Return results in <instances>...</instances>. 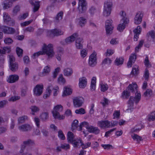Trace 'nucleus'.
Segmentation results:
<instances>
[{
  "mask_svg": "<svg viewBox=\"0 0 155 155\" xmlns=\"http://www.w3.org/2000/svg\"><path fill=\"white\" fill-rule=\"evenodd\" d=\"M58 81L60 83H64L65 81V79L61 74L60 75L58 79Z\"/></svg>",
  "mask_w": 155,
  "mask_h": 155,
  "instance_id": "obj_60",
  "label": "nucleus"
},
{
  "mask_svg": "<svg viewBox=\"0 0 155 155\" xmlns=\"http://www.w3.org/2000/svg\"><path fill=\"white\" fill-rule=\"evenodd\" d=\"M24 145H23L21 147V150L20 152L22 153L23 152L24 149L26 147V145H32L34 144V141L31 139H28L26 141H24Z\"/></svg>",
  "mask_w": 155,
  "mask_h": 155,
  "instance_id": "obj_20",
  "label": "nucleus"
},
{
  "mask_svg": "<svg viewBox=\"0 0 155 155\" xmlns=\"http://www.w3.org/2000/svg\"><path fill=\"white\" fill-rule=\"evenodd\" d=\"M131 137L134 140H136L138 142L139 141L143 140L142 137L136 134L131 135Z\"/></svg>",
  "mask_w": 155,
  "mask_h": 155,
  "instance_id": "obj_43",
  "label": "nucleus"
},
{
  "mask_svg": "<svg viewBox=\"0 0 155 155\" xmlns=\"http://www.w3.org/2000/svg\"><path fill=\"white\" fill-rule=\"evenodd\" d=\"M15 29L13 28L5 27L3 29V31L5 34H13L15 32Z\"/></svg>",
  "mask_w": 155,
  "mask_h": 155,
  "instance_id": "obj_18",
  "label": "nucleus"
},
{
  "mask_svg": "<svg viewBox=\"0 0 155 155\" xmlns=\"http://www.w3.org/2000/svg\"><path fill=\"white\" fill-rule=\"evenodd\" d=\"M63 12L61 11L58 13L54 18V21L56 22H58L63 18Z\"/></svg>",
  "mask_w": 155,
  "mask_h": 155,
  "instance_id": "obj_27",
  "label": "nucleus"
},
{
  "mask_svg": "<svg viewBox=\"0 0 155 155\" xmlns=\"http://www.w3.org/2000/svg\"><path fill=\"white\" fill-rule=\"evenodd\" d=\"M43 84L37 85L33 89L34 94L37 96H40L43 92Z\"/></svg>",
  "mask_w": 155,
  "mask_h": 155,
  "instance_id": "obj_9",
  "label": "nucleus"
},
{
  "mask_svg": "<svg viewBox=\"0 0 155 155\" xmlns=\"http://www.w3.org/2000/svg\"><path fill=\"white\" fill-rule=\"evenodd\" d=\"M141 30V28L139 26H138L136 29L133 30V32L135 34L134 38V41H137L139 35L140 34Z\"/></svg>",
  "mask_w": 155,
  "mask_h": 155,
  "instance_id": "obj_21",
  "label": "nucleus"
},
{
  "mask_svg": "<svg viewBox=\"0 0 155 155\" xmlns=\"http://www.w3.org/2000/svg\"><path fill=\"white\" fill-rule=\"evenodd\" d=\"M87 3L85 0H78V7L79 13L84 12L87 9Z\"/></svg>",
  "mask_w": 155,
  "mask_h": 155,
  "instance_id": "obj_7",
  "label": "nucleus"
},
{
  "mask_svg": "<svg viewBox=\"0 0 155 155\" xmlns=\"http://www.w3.org/2000/svg\"><path fill=\"white\" fill-rule=\"evenodd\" d=\"M48 117V114L47 112L42 113L40 115V118L43 121H45Z\"/></svg>",
  "mask_w": 155,
  "mask_h": 155,
  "instance_id": "obj_44",
  "label": "nucleus"
},
{
  "mask_svg": "<svg viewBox=\"0 0 155 155\" xmlns=\"http://www.w3.org/2000/svg\"><path fill=\"white\" fill-rule=\"evenodd\" d=\"M136 58L137 57L136 54H132L130 57L129 60L134 63Z\"/></svg>",
  "mask_w": 155,
  "mask_h": 155,
  "instance_id": "obj_58",
  "label": "nucleus"
},
{
  "mask_svg": "<svg viewBox=\"0 0 155 155\" xmlns=\"http://www.w3.org/2000/svg\"><path fill=\"white\" fill-rule=\"evenodd\" d=\"M74 134L73 133L70 131H69L67 134V140L69 143H73V140L75 139L74 138Z\"/></svg>",
  "mask_w": 155,
  "mask_h": 155,
  "instance_id": "obj_32",
  "label": "nucleus"
},
{
  "mask_svg": "<svg viewBox=\"0 0 155 155\" xmlns=\"http://www.w3.org/2000/svg\"><path fill=\"white\" fill-rule=\"evenodd\" d=\"M72 93V91L71 88L67 87H65L64 88L63 96H66L70 95Z\"/></svg>",
  "mask_w": 155,
  "mask_h": 155,
  "instance_id": "obj_28",
  "label": "nucleus"
},
{
  "mask_svg": "<svg viewBox=\"0 0 155 155\" xmlns=\"http://www.w3.org/2000/svg\"><path fill=\"white\" fill-rule=\"evenodd\" d=\"M129 22V20L128 18H124L120 21V23L117 27V29L120 32H122L125 28L126 25Z\"/></svg>",
  "mask_w": 155,
  "mask_h": 155,
  "instance_id": "obj_10",
  "label": "nucleus"
},
{
  "mask_svg": "<svg viewBox=\"0 0 155 155\" xmlns=\"http://www.w3.org/2000/svg\"><path fill=\"white\" fill-rule=\"evenodd\" d=\"M28 119L27 116L24 115L19 117L18 119L19 124H22L24 123L25 120Z\"/></svg>",
  "mask_w": 155,
  "mask_h": 155,
  "instance_id": "obj_40",
  "label": "nucleus"
},
{
  "mask_svg": "<svg viewBox=\"0 0 155 155\" xmlns=\"http://www.w3.org/2000/svg\"><path fill=\"white\" fill-rule=\"evenodd\" d=\"M23 50L19 47H17L16 48V52L19 57H21L22 56Z\"/></svg>",
  "mask_w": 155,
  "mask_h": 155,
  "instance_id": "obj_48",
  "label": "nucleus"
},
{
  "mask_svg": "<svg viewBox=\"0 0 155 155\" xmlns=\"http://www.w3.org/2000/svg\"><path fill=\"white\" fill-rule=\"evenodd\" d=\"M144 64L147 68H150L151 67V65L149 61L148 58L147 56H146L144 62Z\"/></svg>",
  "mask_w": 155,
  "mask_h": 155,
  "instance_id": "obj_45",
  "label": "nucleus"
},
{
  "mask_svg": "<svg viewBox=\"0 0 155 155\" xmlns=\"http://www.w3.org/2000/svg\"><path fill=\"white\" fill-rule=\"evenodd\" d=\"M33 115H35V113L38 112L40 110L39 108L36 106H32L30 108Z\"/></svg>",
  "mask_w": 155,
  "mask_h": 155,
  "instance_id": "obj_42",
  "label": "nucleus"
},
{
  "mask_svg": "<svg viewBox=\"0 0 155 155\" xmlns=\"http://www.w3.org/2000/svg\"><path fill=\"white\" fill-rule=\"evenodd\" d=\"M75 112L76 114H84L85 113V111L84 109L81 108L76 110Z\"/></svg>",
  "mask_w": 155,
  "mask_h": 155,
  "instance_id": "obj_50",
  "label": "nucleus"
},
{
  "mask_svg": "<svg viewBox=\"0 0 155 155\" xmlns=\"http://www.w3.org/2000/svg\"><path fill=\"white\" fill-rule=\"evenodd\" d=\"M60 69V68L59 67H58L55 69V71L53 73V78H56Z\"/></svg>",
  "mask_w": 155,
  "mask_h": 155,
  "instance_id": "obj_62",
  "label": "nucleus"
},
{
  "mask_svg": "<svg viewBox=\"0 0 155 155\" xmlns=\"http://www.w3.org/2000/svg\"><path fill=\"white\" fill-rule=\"evenodd\" d=\"M108 87L107 84H101V91H102L105 92L108 89Z\"/></svg>",
  "mask_w": 155,
  "mask_h": 155,
  "instance_id": "obj_57",
  "label": "nucleus"
},
{
  "mask_svg": "<svg viewBox=\"0 0 155 155\" xmlns=\"http://www.w3.org/2000/svg\"><path fill=\"white\" fill-rule=\"evenodd\" d=\"M89 11L91 15H93L96 12V9L95 8L92 6L89 9Z\"/></svg>",
  "mask_w": 155,
  "mask_h": 155,
  "instance_id": "obj_64",
  "label": "nucleus"
},
{
  "mask_svg": "<svg viewBox=\"0 0 155 155\" xmlns=\"http://www.w3.org/2000/svg\"><path fill=\"white\" fill-rule=\"evenodd\" d=\"M50 72V66H45L43 72L39 74L41 77H43L48 75Z\"/></svg>",
  "mask_w": 155,
  "mask_h": 155,
  "instance_id": "obj_24",
  "label": "nucleus"
},
{
  "mask_svg": "<svg viewBox=\"0 0 155 155\" xmlns=\"http://www.w3.org/2000/svg\"><path fill=\"white\" fill-rule=\"evenodd\" d=\"M18 129L21 131L26 132L31 130L32 127L29 124H26L19 126Z\"/></svg>",
  "mask_w": 155,
  "mask_h": 155,
  "instance_id": "obj_16",
  "label": "nucleus"
},
{
  "mask_svg": "<svg viewBox=\"0 0 155 155\" xmlns=\"http://www.w3.org/2000/svg\"><path fill=\"white\" fill-rule=\"evenodd\" d=\"M20 97L19 96H14L12 97L10 99L8 100L9 101L14 102L17 100H19Z\"/></svg>",
  "mask_w": 155,
  "mask_h": 155,
  "instance_id": "obj_63",
  "label": "nucleus"
},
{
  "mask_svg": "<svg viewBox=\"0 0 155 155\" xmlns=\"http://www.w3.org/2000/svg\"><path fill=\"white\" fill-rule=\"evenodd\" d=\"M63 32L61 30L56 28L51 30L50 31L51 35H52L54 36H59L63 34Z\"/></svg>",
  "mask_w": 155,
  "mask_h": 155,
  "instance_id": "obj_22",
  "label": "nucleus"
},
{
  "mask_svg": "<svg viewBox=\"0 0 155 155\" xmlns=\"http://www.w3.org/2000/svg\"><path fill=\"white\" fill-rule=\"evenodd\" d=\"M112 62V61L109 58H105L103 61L102 64H110Z\"/></svg>",
  "mask_w": 155,
  "mask_h": 155,
  "instance_id": "obj_55",
  "label": "nucleus"
},
{
  "mask_svg": "<svg viewBox=\"0 0 155 155\" xmlns=\"http://www.w3.org/2000/svg\"><path fill=\"white\" fill-rule=\"evenodd\" d=\"M129 91H125L123 92L122 96L123 98L127 99L130 95Z\"/></svg>",
  "mask_w": 155,
  "mask_h": 155,
  "instance_id": "obj_53",
  "label": "nucleus"
},
{
  "mask_svg": "<svg viewBox=\"0 0 155 155\" xmlns=\"http://www.w3.org/2000/svg\"><path fill=\"white\" fill-rule=\"evenodd\" d=\"M41 55H43V53L42 51H39L38 52L34 53L32 56V57L33 59H35Z\"/></svg>",
  "mask_w": 155,
  "mask_h": 155,
  "instance_id": "obj_54",
  "label": "nucleus"
},
{
  "mask_svg": "<svg viewBox=\"0 0 155 155\" xmlns=\"http://www.w3.org/2000/svg\"><path fill=\"white\" fill-rule=\"evenodd\" d=\"M96 80V78L95 77H93L92 79L91 87V90L92 91H94L95 89Z\"/></svg>",
  "mask_w": 155,
  "mask_h": 155,
  "instance_id": "obj_41",
  "label": "nucleus"
},
{
  "mask_svg": "<svg viewBox=\"0 0 155 155\" xmlns=\"http://www.w3.org/2000/svg\"><path fill=\"white\" fill-rule=\"evenodd\" d=\"M58 48L60 49L57 51V54H56V58L57 60L60 61L61 59L62 55L63 54V49L62 48L60 47H58Z\"/></svg>",
  "mask_w": 155,
  "mask_h": 155,
  "instance_id": "obj_31",
  "label": "nucleus"
},
{
  "mask_svg": "<svg viewBox=\"0 0 155 155\" xmlns=\"http://www.w3.org/2000/svg\"><path fill=\"white\" fill-rule=\"evenodd\" d=\"M71 143L73 144V146L74 147H78V146H81L84 144L82 140L80 139L79 140L74 139L73 140V143Z\"/></svg>",
  "mask_w": 155,
  "mask_h": 155,
  "instance_id": "obj_26",
  "label": "nucleus"
},
{
  "mask_svg": "<svg viewBox=\"0 0 155 155\" xmlns=\"http://www.w3.org/2000/svg\"><path fill=\"white\" fill-rule=\"evenodd\" d=\"M3 17L4 21L7 22L11 20V18L8 14L6 13H4Z\"/></svg>",
  "mask_w": 155,
  "mask_h": 155,
  "instance_id": "obj_51",
  "label": "nucleus"
},
{
  "mask_svg": "<svg viewBox=\"0 0 155 155\" xmlns=\"http://www.w3.org/2000/svg\"><path fill=\"white\" fill-rule=\"evenodd\" d=\"M78 24L81 27L84 26L87 22L86 19L83 17H80L78 19Z\"/></svg>",
  "mask_w": 155,
  "mask_h": 155,
  "instance_id": "obj_34",
  "label": "nucleus"
},
{
  "mask_svg": "<svg viewBox=\"0 0 155 155\" xmlns=\"http://www.w3.org/2000/svg\"><path fill=\"white\" fill-rule=\"evenodd\" d=\"M64 74L65 76H71L73 72L72 69L71 68H67L64 70Z\"/></svg>",
  "mask_w": 155,
  "mask_h": 155,
  "instance_id": "obj_33",
  "label": "nucleus"
},
{
  "mask_svg": "<svg viewBox=\"0 0 155 155\" xmlns=\"http://www.w3.org/2000/svg\"><path fill=\"white\" fill-rule=\"evenodd\" d=\"M42 50L43 55L46 54L48 56V59L52 58L54 55L53 45L51 44H49L48 45L44 44L42 47Z\"/></svg>",
  "mask_w": 155,
  "mask_h": 155,
  "instance_id": "obj_1",
  "label": "nucleus"
},
{
  "mask_svg": "<svg viewBox=\"0 0 155 155\" xmlns=\"http://www.w3.org/2000/svg\"><path fill=\"white\" fill-rule=\"evenodd\" d=\"M82 38L78 37L76 39V46L77 49H81L83 48V45L81 42Z\"/></svg>",
  "mask_w": 155,
  "mask_h": 155,
  "instance_id": "obj_25",
  "label": "nucleus"
},
{
  "mask_svg": "<svg viewBox=\"0 0 155 155\" xmlns=\"http://www.w3.org/2000/svg\"><path fill=\"white\" fill-rule=\"evenodd\" d=\"M87 81L85 77H83L79 79V86L80 88H84L86 86Z\"/></svg>",
  "mask_w": 155,
  "mask_h": 155,
  "instance_id": "obj_23",
  "label": "nucleus"
},
{
  "mask_svg": "<svg viewBox=\"0 0 155 155\" xmlns=\"http://www.w3.org/2000/svg\"><path fill=\"white\" fill-rule=\"evenodd\" d=\"M78 121L77 120H75L73 122L71 125V130L72 131H73L76 130L78 127Z\"/></svg>",
  "mask_w": 155,
  "mask_h": 155,
  "instance_id": "obj_36",
  "label": "nucleus"
},
{
  "mask_svg": "<svg viewBox=\"0 0 155 155\" xmlns=\"http://www.w3.org/2000/svg\"><path fill=\"white\" fill-rule=\"evenodd\" d=\"M84 127H86L88 131L90 132L96 134H98L100 133V130L97 127H94L91 126H89L88 123L85 121L83 122L80 124L79 130H81L82 128Z\"/></svg>",
  "mask_w": 155,
  "mask_h": 155,
  "instance_id": "obj_2",
  "label": "nucleus"
},
{
  "mask_svg": "<svg viewBox=\"0 0 155 155\" xmlns=\"http://www.w3.org/2000/svg\"><path fill=\"white\" fill-rule=\"evenodd\" d=\"M12 3L8 0H5L4 3L3 8L5 9H8L12 6Z\"/></svg>",
  "mask_w": 155,
  "mask_h": 155,
  "instance_id": "obj_38",
  "label": "nucleus"
},
{
  "mask_svg": "<svg viewBox=\"0 0 155 155\" xmlns=\"http://www.w3.org/2000/svg\"><path fill=\"white\" fill-rule=\"evenodd\" d=\"M143 42L144 41L143 40H141L139 41L138 46H137L135 48V51L136 52H137L138 51L139 49L142 47Z\"/></svg>",
  "mask_w": 155,
  "mask_h": 155,
  "instance_id": "obj_56",
  "label": "nucleus"
},
{
  "mask_svg": "<svg viewBox=\"0 0 155 155\" xmlns=\"http://www.w3.org/2000/svg\"><path fill=\"white\" fill-rule=\"evenodd\" d=\"M58 136L61 140H64L65 139L64 135L61 130H60L58 131Z\"/></svg>",
  "mask_w": 155,
  "mask_h": 155,
  "instance_id": "obj_61",
  "label": "nucleus"
},
{
  "mask_svg": "<svg viewBox=\"0 0 155 155\" xmlns=\"http://www.w3.org/2000/svg\"><path fill=\"white\" fill-rule=\"evenodd\" d=\"M136 96L135 97H130V99L128 102V108L127 109L131 110L132 107H133L134 102H135L136 103H138L141 98V94L139 93H136Z\"/></svg>",
  "mask_w": 155,
  "mask_h": 155,
  "instance_id": "obj_5",
  "label": "nucleus"
},
{
  "mask_svg": "<svg viewBox=\"0 0 155 155\" xmlns=\"http://www.w3.org/2000/svg\"><path fill=\"white\" fill-rule=\"evenodd\" d=\"M84 99L81 97H77L73 99V102L75 107H81L83 103Z\"/></svg>",
  "mask_w": 155,
  "mask_h": 155,
  "instance_id": "obj_12",
  "label": "nucleus"
},
{
  "mask_svg": "<svg viewBox=\"0 0 155 155\" xmlns=\"http://www.w3.org/2000/svg\"><path fill=\"white\" fill-rule=\"evenodd\" d=\"M63 109V107L61 105H58L54 106L53 110L52 111L54 118L59 120H63L64 118V115H61L60 114V112L62 111Z\"/></svg>",
  "mask_w": 155,
  "mask_h": 155,
  "instance_id": "obj_3",
  "label": "nucleus"
},
{
  "mask_svg": "<svg viewBox=\"0 0 155 155\" xmlns=\"http://www.w3.org/2000/svg\"><path fill=\"white\" fill-rule=\"evenodd\" d=\"M137 84H130L128 87V90L132 93L134 92L137 90Z\"/></svg>",
  "mask_w": 155,
  "mask_h": 155,
  "instance_id": "obj_30",
  "label": "nucleus"
},
{
  "mask_svg": "<svg viewBox=\"0 0 155 155\" xmlns=\"http://www.w3.org/2000/svg\"><path fill=\"white\" fill-rule=\"evenodd\" d=\"M30 3L34 7L33 10V12H35L37 11L40 8V2L33 0L30 1Z\"/></svg>",
  "mask_w": 155,
  "mask_h": 155,
  "instance_id": "obj_19",
  "label": "nucleus"
},
{
  "mask_svg": "<svg viewBox=\"0 0 155 155\" xmlns=\"http://www.w3.org/2000/svg\"><path fill=\"white\" fill-rule=\"evenodd\" d=\"M9 58V68L13 72H15L18 69V64L15 61V58L12 55L8 56Z\"/></svg>",
  "mask_w": 155,
  "mask_h": 155,
  "instance_id": "obj_4",
  "label": "nucleus"
},
{
  "mask_svg": "<svg viewBox=\"0 0 155 155\" xmlns=\"http://www.w3.org/2000/svg\"><path fill=\"white\" fill-rule=\"evenodd\" d=\"M5 61V58L3 55H0V67L3 68Z\"/></svg>",
  "mask_w": 155,
  "mask_h": 155,
  "instance_id": "obj_52",
  "label": "nucleus"
},
{
  "mask_svg": "<svg viewBox=\"0 0 155 155\" xmlns=\"http://www.w3.org/2000/svg\"><path fill=\"white\" fill-rule=\"evenodd\" d=\"M52 87L51 85H49L48 86L46 90V92L45 94L44 95L43 97L45 99H46L47 97H49L51 93V87Z\"/></svg>",
  "mask_w": 155,
  "mask_h": 155,
  "instance_id": "obj_35",
  "label": "nucleus"
},
{
  "mask_svg": "<svg viewBox=\"0 0 155 155\" xmlns=\"http://www.w3.org/2000/svg\"><path fill=\"white\" fill-rule=\"evenodd\" d=\"M143 16V13L142 12H137L134 19L135 24L137 25L140 24Z\"/></svg>",
  "mask_w": 155,
  "mask_h": 155,
  "instance_id": "obj_15",
  "label": "nucleus"
},
{
  "mask_svg": "<svg viewBox=\"0 0 155 155\" xmlns=\"http://www.w3.org/2000/svg\"><path fill=\"white\" fill-rule=\"evenodd\" d=\"M20 7L18 5H16L14 8L13 10V15H17V13L20 11Z\"/></svg>",
  "mask_w": 155,
  "mask_h": 155,
  "instance_id": "obj_49",
  "label": "nucleus"
},
{
  "mask_svg": "<svg viewBox=\"0 0 155 155\" xmlns=\"http://www.w3.org/2000/svg\"><path fill=\"white\" fill-rule=\"evenodd\" d=\"M113 22L112 20L111 19H108L106 21L105 28L107 35H110L112 32L113 27L112 25Z\"/></svg>",
  "mask_w": 155,
  "mask_h": 155,
  "instance_id": "obj_8",
  "label": "nucleus"
},
{
  "mask_svg": "<svg viewBox=\"0 0 155 155\" xmlns=\"http://www.w3.org/2000/svg\"><path fill=\"white\" fill-rule=\"evenodd\" d=\"M19 79V77L17 74H12L8 77L7 81L10 83H12L17 81Z\"/></svg>",
  "mask_w": 155,
  "mask_h": 155,
  "instance_id": "obj_14",
  "label": "nucleus"
},
{
  "mask_svg": "<svg viewBox=\"0 0 155 155\" xmlns=\"http://www.w3.org/2000/svg\"><path fill=\"white\" fill-rule=\"evenodd\" d=\"M124 61V59L123 58L120 57L116 58L115 61V65L119 66L122 65L123 64Z\"/></svg>",
  "mask_w": 155,
  "mask_h": 155,
  "instance_id": "obj_39",
  "label": "nucleus"
},
{
  "mask_svg": "<svg viewBox=\"0 0 155 155\" xmlns=\"http://www.w3.org/2000/svg\"><path fill=\"white\" fill-rule=\"evenodd\" d=\"M78 36V35L77 33H74L70 36L66 38L65 42L67 44H70L74 42Z\"/></svg>",
  "mask_w": 155,
  "mask_h": 155,
  "instance_id": "obj_17",
  "label": "nucleus"
},
{
  "mask_svg": "<svg viewBox=\"0 0 155 155\" xmlns=\"http://www.w3.org/2000/svg\"><path fill=\"white\" fill-rule=\"evenodd\" d=\"M148 120L150 121L155 120V111L151 113L148 116Z\"/></svg>",
  "mask_w": 155,
  "mask_h": 155,
  "instance_id": "obj_47",
  "label": "nucleus"
},
{
  "mask_svg": "<svg viewBox=\"0 0 155 155\" xmlns=\"http://www.w3.org/2000/svg\"><path fill=\"white\" fill-rule=\"evenodd\" d=\"M153 94V92L152 90L150 89L147 90L146 91L144 92L143 96L145 97L150 96Z\"/></svg>",
  "mask_w": 155,
  "mask_h": 155,
  "instance_id": "obj_46",
  "label": "nucleus"
},
{
  "mask_svg": "<svg viewBox=\"0 0 155 155\" xmlns=\"http://www.w3.org/2000/svg\"><path fill=\"white\" fill-rule=\"evenodd\" d=\"M11 51V48L10 46L4 47L2 49H0V54H5L6 53H10Z\"/></svg>",
  "mask_w": 155,
  "mask_h": 155,
  "instance_id": "obj_29",
  "label": "nucleus"
},
{
  "mask_svg": "<svg viewBox=\"0 0 155 155\" xmlns=\"http://www.w3.org/2000/svg\"><path fill=\"white\" fill-rule=\"evenodd\" d=\"M96 54L93 53L90 56L89 60V64L91 67L94 66L97 63Z\"/></svg>",
  "mask_w": 155,
  "mask_h": 155,
  "instance_id": "obj_13",
  "label": "nucleus"
},
{
  "mask_svg": "<svg viewBox=\"0 0 155 155\" xmlns=\"http://www.w3.org/2000/svg\"><path fill=\"white\" fill-rule=\"evenodd\" d=\"M98 126L101 128H110L111 127L110 122L108 120H102L98 121Z\"/></svg>",
  "mask_w": 155,
  "mask_h": 155,
  "instance_id": "obj_11",
  "label": "nucleus"
},
{
  "mask_svg": "<svg viewBox=\"0 0 155 155\" xmlns=\"http://www.w3.org/2000/svg\"><path fill=\"white\" fill-rule=\"evenodd\" d=\"M138 67L137 65H134L131 74L134 75H137L139 73Z\"/></svg>",
  "mask_w": 155,
  "mask_h": 155,
  "instance_id": "obj_37",
  "label": "nucleus"
},
{
  "mask_svg": "<svg viewBox=\"0 0 155 155\" xmlns=\"http://www.w3.org/2000/svg\"><path fill=\"white\" fill-rule=\"evenodd\" d=\"M6 44L9 45L12 44L13 41V40L10 38H7L4 40Z\"/></svg>",
  "mask_w": 155,
  "mask_h": 155,
  "instance_id": "obj_59",
  "label": "nucleus"
},
{
  "mask_svg": "<svg viewBox=\"0 0 155 155\" xmlns=\"http://www.w3.org/2000/svg\"><path fill=\"white\" fill-rule=\"evenodd\" d=\"M112 5V2L110 1H107L105 2L103 12L104 16L107 17L110 15L111 11Z\"/></svg>",
  "mask_w": 155,
  "mask_h": 155,
  "instance_id": "obj_6",
  "label": "nucleus"
}]
</instances>
